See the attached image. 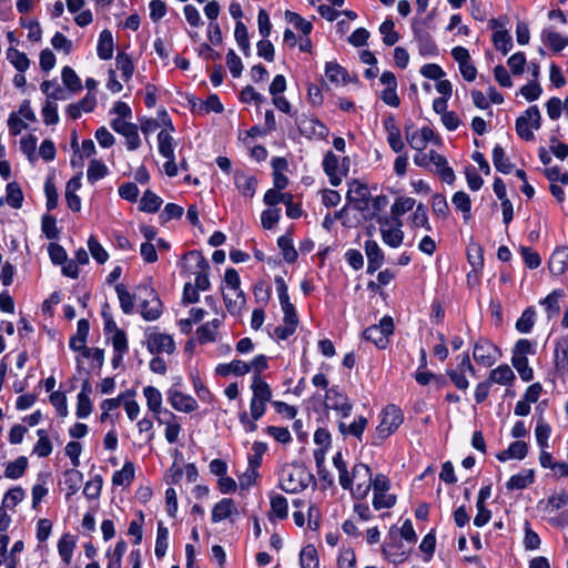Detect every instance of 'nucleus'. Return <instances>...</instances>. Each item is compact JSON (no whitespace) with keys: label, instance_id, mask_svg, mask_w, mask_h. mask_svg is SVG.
<instances>
[{"label":"nucleus","instance_id":"f257e3e1","mask_svg":"<svg viewBox=\"0 0 568 568\" xmlns=\"http://www.w3.org/2000/svg\"><path fill=\"white\" fill-rule=\"evenodd\" d=\"M313 480V474L303 465H285L280 471V488L288 494L305 489Z\"/></svg>","mask_w":568,"mask_h":568},{"label":"nucleus","instance_id":"f03ea898","mask_svg":"<svg viewBox=\"0 0 568 568\" xmlns=\"http://www.w3.org/2000/svg\"><path fill=\"white\" fill-rule=\"evenodd\" d=\"M251 390L250 415L254 420H260L266 412L267 403L273 402V393L271 386L260 375L252 376Z\"/></svg>","mask_w":568,"mask_h":568},{"label":"nucleus","instance_id":"7ed1b4c3","mask_svg":"<svg viewBox=\"0 0 568 568\" xmlns=\"http://www.w3.org/2000/svg\"><path fill=\"white\" fill-rule=\"evenodd\" d=\"M184 258L193 264L186 265L189 272L195 273L194 286L201 291L210 288V280L207 270L210 268L209 262L199 251H190L184 255Z\"/></svg>","mask_w":568,"mask_h":568},{"label":"nucleus","instance_id":"20e7f679","mask_svg":"<svg viewBox=\"0 0 568 568\" xmlns=\"http://www.w3.org/2000/svg\"><path fill=\"white\" fill-rule=\"evenodd\" d=\"M372 470L363 463L355 464L352 469L351 494L355 499H364L371 490Z\"/></svg>","mask_w":568,"mask_h":568},{"label":"nucleus","instance_id":"39448f33","mask_svg":"<svg viewBox=\"0 0 568 568\" xmlns=\"http://www.w3.org/2000/svg\"><path fill=\"white\" fill-rule=\"evenodd\" d=\"M541 125V114L537 105L529 106L523 115L516 120V132L526 141L534 140V130Z\"/></svg>","mask_w":568,"mask_h":568},{"label":"nucleus","instance_id":"423d86ee","mask_svg":"<svg viewBox=\"0 0 568 568\" xmlns=\"http://www.w3.org/2000/svg\"><path fill=\"white\" fill-rule=\"evenodd\" d=\"M402 410L396 405L386 406L381 414V422L376 427V437L381 440L393 434L403 423Z\"/></svg>","mask_w":568,"mask_h":568},{"label":"nucleus","instance_id":"0eeeda50","mask_svg":"<svg viewBox=\"0 0 568 568\" xmlns=\"http://www.w3.org/2000/svg\"><path fill=\"white\" fill-rule=\"evenodd\" d=\"M381 235L383 242L390 247H398L404 240V232L402 231L403 222L398 217H378Z\"/></svg>","mask_w":568,"mask_h":568},{"label":"nucleus","instance_id":"6e6552de","mask_svg":"<svg viewBox=\"0 0 568 568\" xmlns=\"http://www.w3.org/2000/svg\"><path fill=\"white\" fill-rule=\"evenodd\" d=\"M394 333V321L384 316L378 325H372L364 331V338L374 343L379 349L386 348L389 336Z\"/></svg>","mask_w":568,"mask_h":568},{"label":"nucleus","instance_id":"1a4fd4ad","mask_svg":"<svg viewBox=\"0 0 568 568\" xmlns=\"http://www.w3.org/2000/svg\"><path fill=\"white\" fill-rule=\"evenodd\" d=\"M473 357L479 365L490 367L500 357V351L490 341L479 338L474 345Z\"/></svg>","mask_w":568,"mask_h":568},{"label":"nucleus","instance_id":"9d476101","mask_svg":"<svg viewBox=\"0 0 568 568\" xmlns=\"http://www.w3.org/2000/svg\"><path fill=\"white\" fill-rule=\"evenodd\" d=\"M111 128L119 134L125 138L126 148L129 151H134L140 148L141 139L138 131V125L126 122L122 119H113Z\"/></svg>","mask_w":568,"mask_h":568},{"label":"nucleus","instance_id":"9b49d317","mask_svg":"<svg viewBox=\"0 0 568 568\" xmlns=\"http://www.w3.org/2000/svg\"><path fill=\"white\" fill-rule=\"evenodd\" d=\"M413 33L420 55L435 57L438 54V47L433 37L417 22L413 23Z\"/></svg>","mask_w":568,"mask_h":568},{"label":"nucleus","instance_id":"f8f14e48","mask_svg":"<svg viewBox=\"0 0 568 568\" xmlns=\"http://www.w3.org/2000/svg\"><path fill=\"white\" fill-rule=\"evenodd\" d=\"M325 405L327 408L338 412L342 417H348L353 408L347 397L338 392L336 387L327 389Z\"/></svg>","mask_w":568,"mask_h":568},{"label":"nucleus","instance_id":"ddd939ff","mask_svg":"<svg viewBox=\"0 0 568 568\" xmlns=\"http://www.w3.org/2000/svg\"><path fill=\"white\" fill-rule=\"evenodd\" d=\"M89 331V321L85 318H81L78 322L77 334L72 336L69 342V346L71 349H73L74 352H82V355L88 358L91 355V348H88L85 346Z\"/></svg>","mask_w":568,"mask_h":568},{"label":"nucleus","instance_id":"4468645a","mask_svg":"<svg viewBox=\"0 0 568 568\" xmlns=\"http://www.w3.org/2000/svg\"><path fill=\"white\" fill-rule=\"evenodd\" d=\"M168 400L178 412L192 413L199 407L195 398L191 395L183 394L175 388H170L168 390Z\"/></svg>","mask_w":568,"mask_h":568},{"label":"nucleus","instance_id":"2eb2a0df","mask_svg":"<svg viewBox=\"0 0 568 568\" xmlns=\"http://www.w3.org/2000/svg\"><path fill=\"white\" fill-rule=\"evenodd\" d=\"M368 196L369 191L364 183L357 180H353L348 183L346 197L348 202L354 203L356 210L363 211L367 207Z\"/></svg>","mask_w":568,"mask_h":568},{"label":"nucleus","instance_id":"dca6fc26","mask_svg":"<svg viewBox=\"0 0 568 568\" xmlns=\"http://www.w3.org/2000/svg\"><path fill=\"white\" fill-rule=\"evenodd\" d=\"M296 125L303 134L310 138L325 139L328 135L327 126L317 119L302 116L296 120Z\"/></svg>","mask_w":568,"mask_h":568},{"label":"nucleus","instance_id":"f3484780","mask_svg":"<svg viewBox=\"0 0 568 568\" xmlns=\"http://www.w3.org/2000/svg\"><path fill=\"white\" fill-rule=\"evenodd\" d=\"M148 349L150 353H168L172 354L175 351L173 338L168 334L155 333L151 334L148 338Z\"/></svg>","mask_w":568,"mask_h":568},{"label":"nucleus","instance_id":"a211bd4d","mask_svg":"<svg viewBox=\"0 0 568 568\" xmlns=\"http://www.w3.org/2000/svg\"><path fill=\"white\" fill-rule=\"evenodd\" d=\"M234 184L243 196L253 197L255 195L257 180L254 175L236 170L234 172Z\"/></svg>","mask_w":568,"mask_h":568},{"label":"nucleus","instance_id":"6ab92c4d","mask_svg":"<svg viewBox=\"0 0 568 568\" xmlns=\"http://www.w3.org/2000/svg\"><path fill=\"white\" fill-rule=\"evenodd\" d=\"M365 253L367 256V273L373 274L383 265L384 252L376 241L367 240L365 242Z\"/></svg>","mask_w":568,"mask_h":568},{"label":"nucleus","instance_id":"aec40b11","mask_svg":"<svg viewBox=\"0 0 568 568\" xmlns=\"http://www.w3.org/2000/svg\"><path fill=\"white\" fill-rule=\"evenodd\" d=\"M433 139L434 131L429 126H423L420 130L406 133L408 144L416 151H423Z\"/></svg>","mask_w":568,"mask_h":568},{"label":"nucleus","instance_id":"412c9836","mask_svg":"<svg viewBox=\"0 0 568 568\" xmlns=\"http://www.w3.org/2000/svg\"><path fill=\"white\" fill-rule=\"evenodd\" d=\"M164 415L168 416V418L158 417L156 422L165 425V439L169 444H174L179 439L181 425L176 422V415L172 412L164 409Z\"/></svg>","mask_w":568,"mask_h":568},{"label":"nucleus","instance_id":"4be33fe9","mask_svg":"<svg viewBox=\"0 0 568 568\" xmlns=\"http://www.w3.org/2000/svg\"><path fill=\"white\" fill-rule=\"evenodd\" d=\"M549 271L557 276L568 271V246L555 250L549 260Z\"/></svg>","mask_w":568,"mask_h":568},{"label":"nucleus","instance_id":"5701e85b","mask_svg":"<svg viewBox=\"0 0 568 568\" xmlns=\"http://www.w3.org/2000/svg\"><path fill=\"white\" fill-rule=\"evenodd\" d=\"M384 126L387 132V141L392 150L399 153L404 149V142L400 136V130L397 126L393 116L384 121Z\"/></svg>","mask_w":568,"mask_h":568},{"label":"nucleus","instance_id":"b1692460","mask_svg":"<svg viewBox=\"0 0 568 568\" xmlns=\"http://www.w3.org/2000/svg\"><path fill=\"white\" fill-rule=\"evenodd\" d=\"M338 156L332 151H328L323 160V169L329 179L332 185L337 186L342 182L341 174L338 173Z\"/></svg>","mask_w":568,"mask_h":568},{"label":"nucleus","instance_id":"393cba45","mask_svg":"<svg viewBox=\"0 0 568 568\" xmlns=\"http://www.w3.org/2000/svg\"><path fill=\"white\" fill-rule=\"evenodd\" d=\"M143 395L146 400L148 409L154 415L155 419L161 417L162 413V394L154 386H145L143 388Z\"/></svg>","mask_w":568,"mask_h":568},{"label":"nucleus","instance_id":"a878e982","mask_svg":"<svg viewBox=\"0 0 568 568\" xmlns=\"http://www.w3.org/2000/svg\"><path fill=\"white\" fill-rule=\"evenodd\" d=\"M248 372H251V365L241 359H233L227 364H219L215 368V373L220 376H229L231 374L243 376Z\"/></svg>","mask_w":568,"mask_h":568},{"label":"nucleus","instance_id":"bb28decb","mask_svg":"<svg viewBox=\"0 0 568 568\" xmlns=\"http://www.w3.org/2000/svg\"><path fill=\"white\" fill-rule=\"evenodd\" d=\"M489 383L499 384L503 386L510 385L515 379V374L507 364L499 365L495 369L490 371L487 378Z\"/></svg>","mask_w":568,"mask_h":568},{"label":"nucleus","instance_id":"cd10ccee","mask_svg":"<svg viewBox=\"0 0 568 568\" xmlns=\"http://www.w3.org/2000/svg\"><path fill=\"white\" fill-rule=\"evenodd\" d=\"M271 511L268 513V519H285L288 515L287 499L278 494L271 496Z\"/></svg>","mask_w":568,"mask_h":568},{"label":"nucleus","instance_id":"c85d7f7f","mask_svg":"<svg viewBox=\"0 0 568 568\" xmlns=\"http://www.w3.org/2000/svg\"><path fill=\"white\" fill-rule=\"evenodd\" d=\"M113 37L110 30L104 29L100 36L97 47L98 57L101 60H110L113 55Z\"/></svg>","mask_w":568,"mask_h":568},{"label":"nucleus","instance_id":"c756f323","mask_svg":"<svg viewBox=\"0 0 568 568\" xmlns=\"http://www.w3.org/2000/svg\"><path fill=\"white\" fill-rule=\"evenodd\" d=\"M540 38L541 41L548 44L555 52H559L568 45V37L561 36L550 29L542 30Z\"/></svg>","mask_w":568,"mask_h":568},{"label":"nucleus","instance_id":"7c9ffc66","mask_svg":"<svg viewBox=\"0 0 568 568\" xmlns=\"http://www.w3.org/2000/svg\"><path fill=\"white\" fill-rule=\"evenodd\" d=\"M535 474L532 469H525L519 474L513 475L506 484L508 490H520L534 483Z\"/></svg>","mask_w":568,"mask_h":568},{"label":"nucleus","instance_id":"2f4dec72","mask_svg":"<svg viewBox=\"0 0 568 568\" xmlns=\"http://www.w3.org/2000/svg\"><path fill=\"white\" fill-rule=\"evenodd\" d=\"M235 511L234 500L231 498H223L214 505L212 509V521L220 523L229 518Z\"/></svg>","mask_w":568,"mask_h":568},{"label":"nucleus","instance_id":"473e14b6","mask_svg":"<svg viewBox=\"0 0 568 568\" xmlns=\"http://www.w3.org/2000/svg\"><path fill=\"white\" fill-rule=\"evenodd\" d=\"M385 558L390 560L394 564L403 562L407 559L408 552L403 549V545L400 542H386L382 549Z\"/></svg>","mask_w":568,"mask_h":568},{"label":"nucleus","instance_id":"72a5a7b5","mask_svg":"<svg viewBox=\"0 0 568 568\" xmlns=\"http://www.w3.org/2000/svg\"><path fill=\"white\" fill-rule=\"evenodd\" d=\"M221 324L219 318H214L211 322H207L200 326L196 329L197 339L201 344L214 342L217 335V329Z\"/></svg>","mask_w":568,"mask_h":568},{"label":"nucleus","instance_id":"f704fd0d","mask_svg":"<svg viewBox=\"0 0 568 568\" xmlns=\"http://www.w3.org/2000/svg\"><path fill=\"white\" fill-rule=\"evenodd\" d=\"M367 426V419L363 416H359L357 419H355L349 425L339 422L338 429L343 435H352L359 440L362 439L363 433Z\"/></svg>","mask_w":568,"mask_h":568},{"label":"nucleus","instance_id":"c9c22d12","mask_svg":"<svg viewBox=\"0 0 568 568\" xmlns=\"http://www.w3.org/2000/svg\"><path fill=\"white\" fill-rule=\"evenodd\" d=\"M493 163L496 170L503 174H509L514 169L513 163L500 145H496L493 150Z\"/></svg>","mask_w":568,"mask_h":568},{"label":"nucleus","instance_id":"e433bc0d","mask_svg":"<svg viewBox=\"0 0 568 568\" xmlns=\"http://www.w3.org/2000/svg\"><path fill=\"white\" fill-rule=\"evenodd\" d=\"M75 548L74 537L70 534H64L58 541V551L65 565L71 562L73 550Z\"/></svg>","mask_w":568,"mask_h":568},{"label":"nucleus","instance_id":"4c0bfd02","mask_svg":"<svg viewBox=\"0 0 568 568\" xmlns=\"http://www.w3.org/2000/svg\"><path fill=\"white\" fill-rule=\"evenodd\" d=\"M333 464L338 471V481L343 489H351L352 479L351 474L347 470L346 463L343 459L342 453L338 452L333 457Z\"/></svg>","mask_w":568,"mask_h":568},{"label":"nucleus","instance_id":"58836bf2","mask_svg":"<svg viewBox=\"0 0 568 568\" xmlns=\"http://www.w3.org/2000/svg\"><path fill=\"white\" fill-rule=\"evenodd\" d=\"M301 568H320V559L314 545H306L300 552Z\"/></svg>","mask_w":568,"mask_h":568},{"label":"nucleus","instance_id":"ea45409f","mask_svg":"<svg viewBox=\"0 0 568 568\" xmlns=\"http://www.w3.org/2000/svg\"><path fill=\"white\" fill-rule=\"evenodd\" d=\"M452 202L455 209L463 213L464 221L468 222L471 216V201L469 195L463 191H458L453 195Z\"/></svg>","mask_w":568,"mask_h":568},{"label":"nucleus","instance_id":"a19ab883","mask_svg":"<svg viewBox=\"0 0 568 568\" xmlns=\"http://www.w3.org/2000/svg\"><path fill=\"white\" fill-rule=\"evenodd\" d=\"M115 292L118 294L122 312L124 314H131L134 308V296L126 290L125 285L122 283L115 285Z\"/></svg>","mask_w":568,"mask_h":568},{"label":"nucleus","instance_id":"79ce46f5","mask_svg":"<svg viewBox=\"0 0 568 568\" xmlns=\"http://www.w3.org/2000/svg\"><path fill=\"white\" fill-rule=\"evenodd\" d=\"M28 467V458L24 456L18 457L16 460L10 462L6 469L4 476L10 479H18L23 476Z\"/></svg>","mask_w":568,"mask_h":568},{"label":"nucleus","instance_id":"37998d69","mask_svg":"<svg viewBox=\"0 0 568 568\" xmlns=\"http://www.w3.org/2000/svg\"><path fill=\"white\" fill-rule=\"evenodd\" d=\"M277 245L282 252L283 258L287 263H294L297 257V251L295 250L292 239L290 235L285 234L278 237Z\"/></svg>","mask_w":568,"mask_h":568},{"label":"nucleus","instance_id":"c03bdc74","mask_svg":"<svg viewBox=\"0 0 568 568\" xmlns=\"http://www.w3.org/2000/svg\"><path fill=\"white\" fill-rule=\"evenodd\" d=\"M169 547V529L163 526L162 523H159L156 530V540L154 552L155 556L161 559L165 556Z\"/></svg>","mask_w":568,"mask_h":568},{"label":"nucleus","instance_id":"a18cd8bd","mask_svg":"<svg viewBox=\"0 0 568 568\" xmlns=\"http://www.w3.org/2000/svg\"><path fill=\"white\" fill-rule=\"evenodd\" d=\"M162 202V199L154 192L146 190L140 201V210L148 213H155L159 211Z\"/></svg>","mask_w":568,"mask_h":568},{"label":"nucleus","instance_id":"49530a36","mask_svg":"<svg viewBox=\"0 0 568 568\" xmlns=\"http://www.w3.org/2000/svg\"><path fill=\"white\" fill-rule=\"evenodd\" d=\"M141 315L145 321H155L161 315V302L153 296L151 301H144L141 304Z\"/></svg>","mask_w":568,"mask_h":568},{"label":"nucleus","instance_id":"de8ad7c7","mask_svg":"<svg viewBox=\"0 0 568 568\" xmlns=\"http://www.w3.org/2000/svg\"><path fill=\"white\" fill-rule=\"evenodd\" d=\"M325 74L333 83L339 84L347 82V71L336 62L326 63Z\"/></svg>","mask_w":568,"mask_h":568},{"label":"nucleus","instance_id":"09e8293b","mask_svg":"<svg viewBox=\"0 0 568 568\" xmlns=\"http://www.w3.org/2000/svg\"><path fill=\"white\" fill-rule=\"evenodd\" d=\"M116 69L121 71L122 79L129 81L134 73V65L131 58L124 53L119 52L115 58Z\"/></svg>","mask_w":568,"mask_h":568},{"label":"nucleus","instance_id":"8fccbe9b","mask_svg":"<svg viewBox=\"0 0 568 568\" xmlns=\"http://www.w3.org/2000/svg\"><path fill=\"white\" fill-rule=\"evenodd\" d=\"M134 478V466L131 462H126L122 469L116 470L112 476V483L116 486L129 485Z\"/></svg>","mask_w":568,"mask_h":568},{"label":"nucleus","instance_id":"3c124183","mask_svg":"<svg viewBox=\"0 0 568 568\" xmlns=\"http://www.w3.org/2000/svg\"><path fill=\"white\" fill-rule=\"evenodd\" d=\"M159 153L163 158H172L174 155L173 138L168 130H162L158 134Z\"/></svg>","mask_w":568,"mask_h":568},{"label":"nucleus","instance_id":"603ef678","mask_svg":"<svg viewBox=\"0 0 568 568\" xmlns=\"http://www.w3.org/2000/svg\"><path fill=\"white\" fill-rule=\"evenodd\" d=\"M551 433V428L542 417L537 420L535 428L536 442L540 449H547L549 447L548 440Z\"/></svg>","mask_w":568,"mask_h":568},{"label":"nucleus","instance_id":"864d4df0","mask_svg":"<svg viewBox=\"0 0 568 568\" xmlns=\"http://www.w3.org/2000/svg\"><path fill=\"white\" fill-rule=\"evenodd\" d=\"M493 42L495 48L503 54H506L513 48V39L507 30H497L493 33Z\"/></svg>","mask_w":568,"mask_h":568},{"label":"nucleus","instance_id":"5fc2aeb1","mask_svg":"<svg viewBox=\"0 0 568 568\" xmlns=\"http://www.w3.org/2000/svg\"><path fill=\"white\" fill-rule=\"evenodd\" d=\"M7 58L14 65V68L21 73L27 71L30 67V60L28 59L26 53L20 52L19 50H17L14 48L8 49Z\"/></svg>","mask_w":568,"mask_h":568},{"label":"nucleus","instance_id":"6e6d98bb","mask_svg":"<svg viewBox=\"0 0 568 568\" xmlns=\"http://www.w3.org/2000/svg\"><path fill=\"white\" fill-rule=\"evenodd\" d=\"M511 364L524 382H530L534 378V371L529 366L527 357L511 356Z\"/></svg>","mask_w":568,"mask_h":568},{"label":"nucleus","instance_id":"4d7b16f0","mask_svg":"<svg viewBox=\"0 0 568 568\" xmlns=\"http://www.w3.org/2000/svg\"><path fill=\"white\" fill-rule=\"evenodd\" d=\"M555 366L561 375L568 372V345L566 343H559L555 348Z\"/></svg>","mask_w":568,"mask_h":568},{"label":"nucleus","instance_id":"13d9d810","mask_svg":"<svg viewBox=\"0 0 568 568\" xmlns=\"http://www.w3.org/2000/svg\"><path fill=\"white\" fill-rule=\"evenodd\" d=\"M564 291L558 288L554 290L550 294H548L544 301L542 305L546 306V311L549 316L557 315L560 311L559 300L564 296Z\"/></svg>","mask_w":568,"mask_h":568},{"label":"nucleus","instance_id":"bf43d9fd","mask_svg":"<svg viewBox=\"0 0 568 568\" xmlns=\"http://www.w3.org/2000/svg\"><path fill=\"white\" fill-rule=\"evenodd\" d=\"M7 203L13 209H20L23 202V193L20 185L11 182L7 185Z\"/></svg>","mask_w":568,"mask_h":568},{"label":"nucleus","instance_id":"052dcab7","mask_svg":"<svg viewBox=\"0 0 568 568\" xmlns=\"http://www.w3.org/2000/svg\"><path fill=\"white\" fill-rule=\"evenodd\" d=\"M467 258L475 272L481 270L484 265L481 246L477 243H470L467 247Z\"/></svg>","mask_w":568,"mask_h":568},{"label":"nucleus","instance_id":"680f3d73","mask_svg":"<svg viewBox=\"0 0 568 568\" xmlns=\"http://www.w3.org/2000/svg\"><path fill=\"white\" fill-rule=\"evenodd\" d=\"M412 225L414 227H423L427 232H432V226L428 221L427 209L423 203L416 206L415 212L412 215Z\"/></svg>","mask_w":568,"mask_h":568},{"label":"nucleus","instance_id":"e2e57ef3","mask_svg":"<svg viewBox=\"0 0 568 568\" xmlns=\"http://www.w3.org/2000/svg\"><path fill=\"white\" fill-rule=\"evenodd\" d=\"M416 204L415 199L413 197H398L394 204L392 205V216L390 217H398L414 209Z\"/></svg>","mask_w":568,"mask_h":568},{"label":"nucleus","instance_id":"0e129e2a","mask_svg":"<svg viewBox=\"0 0 568 568\" xmlns=\"http://www.w3.org/2000/svg\"><path fill=\"white\" fill-rule=\"evenodd\" d=\"M63 84L73 92H78L82 89L81 80L74 70L70 67H64L61 72Z\"/></svg>","mask_w":568,"mask_h":568},{"label":"nucleus","instance_id":"69168bd1","mask_svg":"<svg viewBox=\"0 0 568 568\" xmlns=\"http://www.w3.org/2000/svg\"><path fill=\"white\" fill-rule=\"evenodd\" d=\"M37 435L39 439L34 446V454L39 457H47L52 453V445L48 437V433L45 429H38Z\"/></svg>","mask_w":568,"mask_h":568},{"label":"nucleus","instance_id":"338daca9","mask_svg":"<svg viewBox=\"0 0 568 568\" xmlns=\"http://www.w3.org/2000/svg\"><path fill=\"white\" fill-rule=\"evenodd\" d=\"M108 173V168L101 161L91 160L88 171L87 178L90 183H95L97 181L103 179Z\"/></svg>","mask_w":568,"mask_h":568},{"label":"nucleus","instance_id":"774afa93","mask_svg":"<svg viewBox=\"0 0 568 568\" xmlns=\"http://www.w3.org/2000/svg\"><path fill=\"white\" fill-rule=\"evenodd\" d=\"M26 497V491L21 487L9 489L2 499V506L6 508H14Z\"/></svg>","mask_w":568,"mask_h":568}]
</instances>
